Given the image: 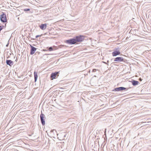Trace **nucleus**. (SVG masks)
<instances>
[{"label":"nucleus","instance_id":"2","mask_svg":"<svg viewBox=\"0 0 151 151\" xmlns=\"http://www.w3.org/2000/svg\"><path fill=\"white\" fill-rule=\"evenodd\" d=\"M0 19L1 21L3 22H5L7 21L6 15L3 13L0 15Z\"/></svg>","mask_w":151,"mask_h":151},{"label":"nucleus","instance_id":"24","mask_svg":"<svg viewBox=\"0 0 151 151\" xmlns=\"http://www.w3.org/2000/svg\"><path fill=\"white\" fill-rule=\"evenodd\" d=\"M109 62V60H108V61H107V63H108Z\"/></svg>","mask_w":151,"mask_h":151},{"label":"nucleus","instance_id":"3","mask_svg":"<svg viewBox=\"0 0 151 151\" xmlns=\"http://www.w3.org/2000/svg\"><path fill=\"white\" fill-rule=\"evenodd\" d=\"M40 120L41 123L42 125L44 126L45 124V115L41 114L40 115Z\"/></svg>","mask_w":151,"mask_h":151},{"label":"nucleus","instance_id":"20","mask_svg":"<svg viewBox=\"0 0 151 151\" xmlns=\"http://www.w3.org/2000/svg\"><path fill=\"white\" fill-rule=\"evenodd\" d=\"M66 137V135H65L64 136V137Z\"/></svg>","mask_w":151,"mask_h":151},{"label":"nucleus","instance_id":"25","mask_svg":"<svg viewBox=\"0 0 151 151\" xmlns=\"http://www.w3.org/2000/svg\"><path fill=\"white\" fill-rule=\"evenodd\" d=\"M89 73H90V71L89 70Z\"/></svg>","mask_w":151,"mask_h":151},{"label":"nucleus","instance_id":"19","mask_svg":"<svg viewBox=\"0 0 151 151\" xmlns=\"http://www.w3.org/2000/svg\"><path fill=\"white\" fill-rule=\"evenodd\" d=\"M38 37V35H37L36 36V38H37Z\"/></svg>","mask_w":151,"mask_h":151},{"label":"nucleus","instance_id":"14","mask_svg":"<svg viewBox=\"0 0 151 151\" xmlns=\"http://www.w3.org/2000/svg\"><path fill=\"white\" fill-rule=\"evenodd\" d=\"M24 11H27L30 10L29 9H24Z\"/></svg>","mask_w":151,"mask_h":151},{"label":"nucleus","instance_id":"10","mask_svg":"<svg viewBox=\"0 0 151 151\" xmlns=\"http://www.w3.org/2000/svg\"><path fill=\"white\" fill-rule=\"evenodd\" d=\"M6 63L7 65H9L10 66H11L13 64V62L10 60H7Z\"/></svg>","mask_w":151,"mask_h":151},{"label":"nucleus","instance_id":"1","mask_svg":"<svg viewBox=\"0 0 151 151\" xmlns=\"http://www.w3.org/2000/svg\"><path fill=\"white\" fill-rule=\"evenodd\" d=\"M84 36L81 35L76 36L72 38L66 40L65 42L69 45L74 44L83 41L84 39Z\"/></svg>","mask_w":151,"mask_h":151},{"label":"nucleus","instance_id":"8","mask_svg":"<svg viewBox=\"0 0 151 151\" xmlns=\"http://www.w3.org/2000/svg\"><path fill=\"white\" fill-rule=\"evenodd\" d=\"M31 49L30 50V54L31 55H33L34 54L36 50V48L35 47L31 46Z\"/></svg>","mask_w":151,"mask_h":151},{"label":"nucleus","instance_id":"18","mask_svg":"<svg viewBox=\"0 0 151 151\" xmlns=\"http://www.w3.org/2000/svg\"><path fill=\"white\" fill-rule=\"evenodd\" d=\"M142 122V123H149V122Z\"/></svg>","mask_w":151,"mask_h":151},{"label":"nucleus","instance_id":"11","mask_svg":"<svg viewBox=\"0 0 151 151\" xmlns=\"http://www.w3.org/2000/svg\"><path fill=\"white\" fill-rule=\"evenodd\" d=\"M132 84L134 86H136L138 84L139 82L138 81H136L134 80H133L132 81Z\"/></svg>","mask_w":151,"mask_h":151},{"label":"nucleus","instance_id":"26","mask_svg":"<svg viewBox=\"0 0 151 151\" xmlns=\"http://www.w3.org/2000/svg\"><path fill=\"white\" fill-rule=\"evenodd\" d=\"M6 26V24H5V26Z\"/></svg>","mask_w":151,"mask_h":151},{"label":"nucleus","instance_id":"15","mask_svg":"<svg viewBox=\"0 0 151 151\" xmlns=\"http://www.w3.org/2000/svg\"><path fill=\"white\" fill-rule=\"evenodd\" d=\"M97 70H96V69H94L92 71V72H95Z\"/></svg>","mask_w":151,"mask_h":151},{"label":"nucleus","instance_id":"21","mask_svg":"<svg viewBox=\"0 0 151 151\" xmlns=\"http://www.w3.org/2000/svg\"><path fill=\"white\" fill-rule=\"evenodd\" d=\"M148 125V124H146V123H145V125Z\"/></svg>","mask_w":151,"mask_h":151},{"label":"nucleus","instance_id":"4","mask_svg":"<svg viewBox=\"0 0 151 151\" xmlns=\"http://www.w3.org/2000/svg\"><path fill=\"white\" fill-rule=\"evenodd\" d=\"M59 73V72H56L54 73H52L50 76V77L52 78V80L56 78L57 76H58L59 75H58Z\"/></svg>","mask_w":151,"mask_h":151},{"label":"nucleus","instance_id":"9","mask_svg":"<svg viewBox=\"0 0 151 151\" xmlns=\"http://www.w3.org/2000/svg\"><path fill=\"white\" fill-rule=\"evenodd\" d=\"M39 27L41 29L44 30L46 29L47 27V24H42Z\"/></svg>","mask_w":151,"mask_h":151},{"label":"nucleus","instance_id":"7","mask_svg":"<svg viewBox=\"0 0 151 151\" xmlns=\"http://www.w3.org/2000/svg\"><path fill=\"white\" fill-rule=\"evenodd\" d=\"M120 54L119 50H114L112 52V55L113 56H116Z\"/></svg>","mask_w":151,"mask_h":151},{"label":"nucleus","instance_id":"6","mask_svg":"<svg viewBox=\"0 0 151 151\" xmlns=\"http://www.w3.org/2000/svg\"><path fill=\"white\" fill-rule=\"evenodd\" d=\"M126 89H127V88H124V87H118V88H115L113 91H118L125 90Z\"/></svg>","mask_w":151,"mask_h":151},{"label":"nucleus","instance_id":"22","mask_svg":"<svg viewBox=\"0 0 151 151\" xmlns=\"http://www.w3.org/2000/svg\"><path fill=\"white\" fill-rule=\"evenodd\" d=\"M148 125V124H146V123H145V125Z\"/></svg>","mask_w":151,"mask_h":151},{"label":"nucleus","instance_id":"5","mask_svg":"<svg viewBox=\"0 0 151 151\" xmlns=\"http://www.w3.org/2000/svg\"><path fill=\"white\" fill-rule=\"evenodd\" d=\"M124 61V59L122 57H116L114 59V61L116 62H123Z\"/></svg>","mask_w":151,"mask_h":151},{"label":"nucleus","instance_id":"12","mask_svg":"<svg viewBox=\"0 0 151 151\" xmlns=\"http://www.w3.org/2000/svg\"><path fill=\"white\" fill-rule=\"evenodd\" d=\"M34 77H35V81L36 82L37 79V72L35 71L34 72Z\"/></svg>","mask_w":151,"mask_h":151},{"label":"nucleus","instance_id":"16","mask_svg":"<svg viewBox=\"0 0 151 151\" xmlns=\"http://www.w3.org/2000/svg\"><path fill=\"white\" fill-rule=\"evenodd\" d=\"M54 131H55L56 133L57 132L55 130H54V129H53V130H51L50 132H54Z\"/></svg>","mask_w":151,"mask_h":151},{"label":"nucleus","instance_id":"13","mask_svg":"<svg viewBox=\"0 0 151 151\" xmlns=\"http://www.w3.org/2000/svg\"><path fill=\"white\" fill-rule=\"evenodd\" d=\"M48 50L49 51H52L53 50V49L52 47H50L48 48Z\"/></svg>","mask_w":151,"mask_h":151},{"label":"nucleus","instance_id":"17","mask_svg":"<svg viewBox=\"0 0 151 151\" xmlns=\"http://www.w3.org/2000/svg\"><path fill=\"white\" fill-rule=\"evenodd\" d=\"M4 27H5V26H0V27H1V29H3Z\"/></svg>","mask_w":151,"mask_h":151},{"label":"nucleus","instance_id":"23","mask_svg":"<svg viewBox=\"0 0 151 151\" xmlns=\"http://www.w3.org/2000/svg\"><path fill=\"white\" fill-rule=\"evenodd\" d=\"M8 44H7L6 45V46H8Z\"/></svg>","mask_w":151,"mask_h":151}]
</instances>
